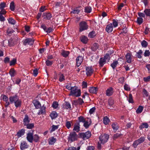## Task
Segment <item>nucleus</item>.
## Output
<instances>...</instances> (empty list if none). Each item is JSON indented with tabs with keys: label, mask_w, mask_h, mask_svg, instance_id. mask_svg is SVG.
Here are the masks:
<instances>
[{
	"label": "nucleus",
	"mask_w": 150,
	"mask_h": 150,
	"mask_svg": "<svg viewBox=\"0 0 150 150\" xmlns=\"http://www.w3.org/2000/svg\"><path fill=\"white\" fill-rule=\"evenodd\" d=\"M81 92L79 89H78L76 86H74L70 91L69 96H73L79 97L81 96Z\"/></svg>",
	"instance_id": "f257e3e1"
},
{
	"label": "nucleus",
	"mask_w": 150,
	"mask_h": 150,
	"mask_svg": "<svg viewBox=\"0 0 150 150\" xmlns=\"http://www.w3.org/2000/svg\"><path fill=\"white\" fill-rule=\"evenodd\" d=\"M109 138V135L107 134H102L99 137V141L100 143L104 144L108 141Z\"/></svg>",
	"instance_id": "f03ea898"
},
{
	"label": "nucleus",
	"mask_w": 150,
	"mask_h": 150,
	"mask_svg": "<svg viewBox=\"0 0 150 150\" xmlns=\"http://www.w3.org/2000/svg\"><path fill=\"white\" fill-rule=\"evenodd\" d=\"M77 135L76 132H73L71 133L68 138L69 141H70L72 142L77 140Z\"/></svg>",
	"instance_id": "7ed1b4c3"
},
{
	"label": "nucleus",
	"mask_w": 150,
	"mask_h": 150,
	"mask_svg": "<svg viewBox=\"0 0 150 150\" xmlns=\"http://www.w3.org/2000/svg\"><path fill=\"white\" fill-rule=\"evenodd\" d=\"M33 130H31L29 131L28 133L27 134V139L28 141L31 143H32L33 141Z\"/></svg>",
	"instance_id": "20e7f679"
},
{
	"label": "nucleus",
	"mask_w": 150,
	"mask_h": 150,
	"mask_svg": "<svg viewBox=\"0 0 150 150\" xmlns=\"http://www.w3.org/2000/svg\"><path fill=\"white\" fill-rule=\"evenodd\" d=\"M133 55L131 52H127L125 56L126 62L129 63H130L132 62Z\"/></svg>",
	"instance_id": "39448f33"
},
{
	"label": "nucleus",
	"mask_w": 150,
	"mask_h": 150,
	"mask_svg": "<svg viewBox=\"0 0 150 150\" xmlns=\"http://www.w3.org/2000/svg\"><path fill=\"white\" fill-rule=\"evenodd\" d=\"M86 74L88 76H91L94 71L91 67H86Z\"/></svg>",
	"instance_id": "423d86ee"
},
{
	"label": "nucleus",
	"mask_w": 150,
	"mask_h": 150,
	"mask_svg": "<svg viewBox=\"0 0 150 150\" xmlns=\"http://www.w3.org/2000/svg\"><path fill=\"white\" fill-rule=\"evenodd\" d=\"M92 121L90 118H85V128L87 129L91 125Z\"/></svg>",
	"instance_id": "0eeeda50"
},
{
	"label": "nucleus",
	"mask_w": 150,
	"mask_h": 150,
	"mask_svg": "<svg viewBox=\"0 0 150 150\" xmlns=\"http://www.w3.org/2000/svg\"><path fill=\"white\" fill-rule=\"evenodd\" d=\"M34 40L31 38H27L25 39L23 42V44L26 45L27 44L32 45L34 43Z\"/></svg>",
	"instance_id": "6e6552de"
},
{
	"label": "nucleus",
	"mask_w": 150,
	"mask_h": 150,
	"mask_svg": "<svg viewBox=\"0 0 150 150\" xmlns=\"http://www.w3.org/2000/svg\"><path fill=\"white\" fill-rule=\"evenodd\" d=\"M114 92L113 89L112 88L110 87L108 88L106 91V95L108 96H112Z\"/></svg>",
	"instance_id": "1a4fd4ad"
},
{
	"label": "nucleus",
	"mask_w": 150,
	"mask_h": 150,
	"mask_svg": "<svg viewBox=\"0 0 150 150\" xmlns=\"http://www.w3.org/2000/svg\"><path fill=\"white\" fill-rule=\"evenodd\" d=\"M111 127L114 132H116L119 128L118 125L116 122L112 123L111 125Z\"/></svg>",
	"instance_id": "9d476101"
},
{
	"label": "nucleus",
	"mask_w": 150,
	"mask_h": 150,
	"mask_svg": "<svg viewBox=\"0 0 150 150\" xmlns=\"http://www.w3.org/2000/svg\"><path fill=\"white\" fill-rule=\"evenodd\" d=\"M42 16L44 19L49 20L52 17V15L50 13L45 12L43 13Z\"/></svg>",
	"instance_id": "9b49d317"
},
{
	"label": "nucleus",
	"mask_w": 150,
	"mask_h": 150,
	"mask_svg": "<svg viewBox=\"0 0 150 150\" xmlns=\"http://www.w3.org/2000/svg\"><path fill=\"white\" fill-rule=\"evenodd\" d=\"M113 30L112 24L111 23L108 25L105 28V31L108 33L112 32Z\"/></svg>",
	"instance_id": "f8f14e48"
},
{
	"label": "nucleus",
	"mask_w": 150,
	"mask_h": 150,
	"mask_svg": "<svg viewBox=\"0 0 150 150\" xmlns=\"http://www.w3.org/2000/svg\"><path fill=\"white\" fill-rule=\"evenodd\" d=\"M83 57L82 56H79L76 59V61L77 66L78 67L81 64L82 62Z\"/></svg>",
	"instance_id": "ddd939ff"
},
{
	"label": "nucleus",
	"mask_w": 150,
	"mask_h": 150,
	"mask_svg": "<svg viewBox=\"0 0 150 150\" xmlns=\"http://www.w3.org/2000/svg\"><path fill=\"white\" fill-rule=\"evenodd\" d=\"M28 145L27 143L25 141H23L21 142L20 145V149L21 150H23L27 149Z\"/></svg>",
	"instance_id": "4468645a"
},
{
	"label": "nucleus",
	"mask_w": 150,
	"mask_h": 150,
	"mask_svg": "<svg viewBox=\"0 0 150 150\" xmlns=\"http://www.w3.org/2000/svg\"><path fill=\"white\" fill-rule=\"evenodd\" d=\"M33 103L37 109H39L41 107L40 103L37 100H33Z\"/></svg>",
	"instance_id": "2eb2a0df"
},
{
	"label": "nucleus",
	"mask_w": 150,
	"mask_h": 150,
	"mask_svg": "<svg viewBox=\"0 0 150 150\" xmlns=\"http://www.w3.org/2000/svg\"><path fill=\"white\" fill-rule=\"evenodd\" d=\"M9 99L11 103H12L14 102L15 103L16 101L18 100L19 98L17 96L15 95L10 97Z\"/></svg>",
	"instance_id": "dca6fc26"
},
{
	"label": "nucleus",
	"mask_w": 150,
	"mask_h": 150,
	"mask_svg": "<svg viewBox=\"0 0 150 150\" xmlns=\"http://www.w3.org/2000/svg\"><path fill=\"white\" fill-rule=\"evenodd\" d=\"M16 39L11 38L8 41V45L10 47L13 46L16 44Z\"/></svg>",
	"instance_id": "f3484780"
},
{
	"label": "nucleus",
	"mask_w": 150,
	"mask_h": 150,
	"mask_svg": "<svg viewBox=\"0 0 150 150\" xmlns=\"http://www.w3.org/2000/svg\"><path fill=\"white\" fill-rule=\"evenodd\" d=\"M106 61L103 57H101L98 61L99 66L102 67L104 64L105 63Z\"/></svg>",
	"instance_id": "a211bd4d"
},
{
	"label": "nucleus",
	"mask_w": 150,
	"mask_h": 150,
	"mask_svg": "<svg viewBox=\"0 0 150 150\" xmlns=\"http://www.w3.org/2000/svg\"><path fill=\"white\" fill-rule=\"evenodd\" d=\"M56 141V139L52 137L48 139L49 144L50 145L53 144Z\"/></svg>",
	"instance_id": "6ab92c4d"
},
{
	"label": "nucleus",
	"mask_w": 150,
	"mask_h": 150,
	"mask_svg": "<svg viewBox=\"0 0 150 150\" xmlns=\"http://www.w3.org/2000/svg\"><path fill=\"white\" fill-rule=\"evenodd\" d=\"M79 126L80 125L79 122H76V123L74 125L73 130L76 131L77 132H79Z\"/></svg>",
	"instance_id": "aec40b11"
},
{
	"label": "nucleus",
	"mask_w": 150,
	"mask_h": 150,
	"mask_svg": "<svg viewBox=\"0 0 150 150\" xmlns=\"http://www.w3.org/2000/svg\"><path fill=\"white\" fill-rule=\"evenodd\" d=\"M25 129H23L19 130L17 134V135L18 137H21V136L23 135L25 133Z\"/></svg>",
	"instance_id": "412c9836"
},
{
	"label": "nucleus",
	"mask_w": 150,
	"mask_h": 150,
	"mask_svg": "<svg viewBox=\"0 0 150 150\" xmlns=\"http://www.w3.org/2000/svg\"><path fill=\"white\" fill-rule=\"evenodd\" d=\"M149 127L147 123L144 122L142 123L139 126V128L140 129H142L144 128H147Z\"/></svg>",
	"instance_id": "4be33fe9"
},
{
	"label": "nucleus",
	"mask_w": 150,
	"mask_h": 150,
	"mask_svg": "<svg viewBox=\"0 0 150 150\" xmlns=\"http://www.w3.org/2000/svg\"><path fill=\"white\" fill-rule=\"evenodd\" d=\"M98 89L96 87H91L89 89V92L91 93H96Z\"/></svg>",
	"instance_id": "5701e85b"
},
{
	"label": "nucleus",
	"mask_w": 150,
	"mask_h": 150,
	"mask_svg": "<svg viewBox=\"0 0 150 150\" xmlns=\"http://www.w3.org/2000/svg\"><path fill=\"white\" fill-rule=\"evenodd\" d=\"M79 31L82 32L84 30V22L82 21L79 24Z\"/></svg>",
	"instance_id": "b1692460"
},
{
	"label": "nucleus",
	"mask_w": 150,
	"mask_h": 150,
	"mask_svg": "<svg viewBox=\"0 0 150 150\" xmlns=\"http://www.w3.org/2000/svg\"><path fill=\"white\" fill-rule=\"evenodd\" d=\"M63 107L67 109H70L71 108V105L68 102H66L63 105Z\"/></svg>",
	"instance_id": "393cba45"
},
{
	"label": "nucleus",
	"mask_w": 150,
	"mask_h": 150,
	"mask_svg": "<svg viewBox=\"0 0 150 150\" xmlns=\"http://www.w3.org/2000/svg\"><path fill=\"white\" fill-rule=\"evenodd\" d=\"M144 12L146 16L150 17V8H145Z\"/></svg>",
	"instance_id": "a878e982"
},
{
	"label": "nucleus",
	"mask_w": 150,
	"mask_h": 150,
	"mask_svg": "<svg viewBox=\"0 0 150 150\" xmlns=\"http://www.w3.org/2000/svg\"><path fill=\"white\" fill-rule=\"evenodd\" d=\"M118 62L117 61L115 60L113 61V63L111 64L110 66L113 70L117 67Z\"/></svg>",
	"instance_id": "bb28decb"
},
{
	"label": "nucleus",
	"mask_w": 150,
	"mask_h": 150,
	"mask_svg": "<svg viewBox=\"0 0 150 150\" xmlns=\"http://www.w3.org/2000/svg\"><path fill=\"white\" fill-rule=\"evenodd\" d=\"M110 121V119L107 116H105L104 117L103 119V122L105 125H107L108 124Z\"/></svg>",
	"instance_id": "cd10ccee"
},
{
	"label": "nucleus",
	"mask_w": 150,
	"mask_h": 150,
	"mask_svg": "<svg viewBox=\"0 0 150 150\" xmlns=\"http://www.w3.org/2000/svg\"><path fill=\"white\" fill-rule=\"evenodd\" d=\"M23 122L24 125H25L29 122L30 120H29V117L28 115H25V118L23 120Z\"/></svg>",
	"instance_id": "c85d7f7f"
},
{
	"label": "nucleus",
	"mask_w": 150,
	"mask_h": 150,
	"mask_svg": "<svg viewBox=\"0 0 150 150\" xmlns=\"http://www.w3.org/2000/svg\"><path fill=\"white\" fill-rule=\"evenodd\" d=\"M50 115L51 119H53L57 117L58 115L56 112L53 111L50 114Z\"/></svg>",
	"instance_id": "c756f323"
},
{
	"label": "nucleus",
	"mask_w": 150,
	"mask_h": 150,
	"mask_svg": "<svg viewBox=\"0 0 150 150\" xmlns=\"http://www.w3.org/2000/svg\"><path fill=\"white\" fill-rule=\"evenodd\" d=\"M92 11L91 7L90 6L85 7V13H90Z\"/></svg>",
	"instance_id": "7c9ffc66"
},
{
	"label": "nucleus",
	"mask_w": 150,
	"mask_h": 150,
	"mask_svg": "<svg viewBox=\"0 0 150 150\" xmlns=\"http://www.w3.org/2000/svg\"><path fill=\"white\" fill-rule=\"evenodd\" d=\"M142 51L141 50H140L139 51L136 52V56L138 58L141 59L142 57Z\"/></svg>",
	"instance_id": "2f4dec72"
},
{
	"label": "nucleus",
	"mask_w": 150,
	"mask_h": 150,
	"mask_svg": "<svg viewBox=\"0 0 150 150\" xmlns=\"http://www.w3.org/2000/svg\"><path fill=\"white\" fill-rule=\"evenodd\" d=\"M96 32L94 31H92L89 33L88 36L90 38H93L96 36Z\"/></svg>",
	"instance_id": "473e14b6"
},
{
	"label": "nucleus",
	"mask_w": 150,
	"mask_h": 150,
	"mask_svg": "<svg viewBox=\"0 0 150 150\" xmlns=\"http://www.w3.org/2000/svg\"><path fill=\"white\" fill-rule=\"evenodd\" d=\"M143 109L144 107L143 106L139 105L136 110V113L137 114L140 113L142 112Z\"/></svg>",
	"instance_id": "72a5a7b5"
},
{
	"label": "nucleus",
	"mask_w": 150,
	"mask_h": 150,
	"mask_svg": "<svg viewBox=\"0 0 150 150\" xmlns=\"http://www.w3.org/2000/svg\"><path fill=\"white\" fill-rule=\"evenodd\" d=\"M45 107L43 106L41 108L40 110L39 111V112L38 113V114L39 115H40L44 112H45Z\"/></svg>",
	"instance_id": "f704fd0d"
},
{
	"label": "nucleus",
	"mask_w": 150,
	"mask_h": 150,
	"mask_svg": "<svg viewBox=\"0 0 150 150\" xmlns=\"http://www.w3.org/2000/svg\"><path fill=\"white\" fill-rule=\"evenodd\" d=\"M123 136V134L121 133H116L114 134L113 136V139L115 140Z\"/></svg>",
	"instance_id": "c9c22d12"
},
{
	"label": "nucleus",
	"mask_w": 150,
	"mask_h": 150,
	"mask_svg": "<svg viewBox=\"0 0 150 150\" xmlns=\"http://www.w3.org/2000/svg\"><path fill=\"white\" fill-rule=\"evenodd\" d=\"M141 44L143 47L146 48L148 45V43L146 41L144 40L141 42Z\"/></svg>",
	"instance_id": "e433bc0d"
},
{
	"label": "nucleus",
	"mask_w": 150,
	"mask_h": 150,
	"mask_svg": "<svg viewBox=\"0 0 150 150\" xmlns=\"http://www.w3.org/2000/svg\"><path fill=\"white\" fill-rule=\"evenodd\" d=\"M58 75L59 76V81L62 82L65 80V77L63 74L59 73V74Z\"/></svg>",
	"instance_id": "4c0bfd02"
},
{
	"label": "nucleus",
	"mask_w": 150,
	"mask_h": 150,
	"mask_svg": "<svg viewBox=\"0 0 150 150\" xmlns=\"http://www.w3.org/2000/svg\"><path fill=\"white\" fill-rule=\"evenodd\" d=\"M40 137L38 135L36 134L33 136V141L35 142H37L39 141Z\"/></svg>",
	"instance_id": "58836bf2"
},
{
	"label": "nucleus",
	"mask_w": 150,
	"mask_h": 150,
	"mask_svg": "<svg viewBox=\"0 0 150 150\" xmlns=\"http://www.w3.org/2000/svg\"><path fill=\"white\" fill-rule=\"evenodd\" d=\"M91 132L88 131L85 132V138L88 139L91 137Z\"/></svg>",
	"instance_id": "ea45409f"
},
{
	"label": "nucleus",
	"mask_w": 150,
	"mask_h": 150,
	"mask_svg": "<svg viewBox=\"0 0 150 150\" xmlns=\"http://www.w3.org/2000/svg\"><path fill=\"white\" fill-rule=\"evenodd\" d=\"M10 8L12 11H14L15 9V6L13 1H12L10 3Z\"/></svg>",
	"instance_id": "a19ab883"
},
{
	"label": "nucleus",
	"mask_w": 150,
	"mask_h": 150,
	"mask_svg": "<svg viewBox=\"0 0 150 150\" xmlns=\"http://www.w3.org/2000/svg\"><path fill=\"white\" fill-rule=\"evenodd\" d=\"M8 21V23L14 25L16 23V21L12 18H9Z\"/></svg>",
	"instance_id": "79ce46f5"
},
{
	"label": "nucleus",
	"mask_w": 150,
	"mask_h": 150,
	"mask_svg": "<svg viewBox=\"0 0 150 150\" xmlns=\"http://www.w3.org/2000/svg\"><path fill=\"white\" fill-rule=\"evenodd\" d=\"M108 104L109 106H110V107L111 108V106L114 104V100L112 98L109 99L108 100Z\"/></svg>",
	"instance_id": "37998d69"
},
{
	"label": "nucleus",
	"mask_w": 150,
	"mask_h": 150,
	"mask_svg": "<svg viewBox=\"0 0 150 150\" xmlns=\"http://www.w3.org/2000/svg\"><path fill=\"white\" fill-rule=\"evenodd\" d=\"M25 126H26L27 128L28 129H32L34 127V125L33 123L29 124L28 123Z\"/></svg>",
	"instance_id": "c03bdc74"
},
{
	"label": "nucleus",
	"mask_w": 150,
	"mask_h": 150,
	"mask_svg": "<svg viewBox=\"0 0 150 150\" xmlns=\"http://www.w3.org/2000/svg\"><path fill=\"white\" fill-rule=\"evenodd\" d=\"M91 25L90 21H85V30L88 29L89 25Z\"/></svg>",
	"instance_id": "a18cd8bd"
},
{
	"label": "nucleus",
	"mask_w": 150,
	"mask_h": 150,
	"mask_svg": "<svg viewBox=\"0 0 150 150\" xmlns=\"http://www.w3.org/2000/svg\"><path fill=\"white\" fill-rule=\"evenodd\" d=\"M59 125H53L52 126V129L50 130V132H52L53 131H54L56 129H57L59 127Z\"/></svg>",
	"instance_id": "49530a36"
},
{
	"label": "nucleus",
	"mask_w": 150,
	"mask_h": 150,
	"mask_svg": "<svg viewBox=\"0 0 150 150\" xmlns=\"http://www.w3.org/2000/svg\"><path fill=\"white\" fill-rule=\"evenodd\" d=\"M136 140L140 144L144 142L145 140V138L144 137H142Z\"/></svg>",
	"instance_id": "de8ad7c7"
},
{
	"label": "nucleus",
	"mask_w": 150,
	"mask_h": 150,
	"mask_svg": "<svg viewBox=\"0 0 150 150\" xmlns=\"http://www.w3.org/2000/svg\"><path fill=\"white\" fill-rule=\"evenodd\" d=\"M140 144L137 141V140L134 141L132 144V146L134 147V148H136L138 145Z\"/></svg>",
	"instance_id": "09e8293b"
},
{
	"label": "nucleus",
	"mask_w": 150,
	"mask_h": 150,
	"mask_svg": "<svg viewBox=\"0 0 150 150\" xmlns=\"http://www.w3.org/2000/svg\"><path fill=\"white\" fill-rule=\"evenodd\" d=\"M15 105L16 107H20L21 105V101L19 99L18 100L16 101L15 103Z\"/></svg>",
	"instance_id": "8fccbe9b"
},
{
	"label": "nucleus",
	"mask_w": 150,
	"mask_h": 150,
	"mask_svg": "<svg viewBox=\"0 0 150 150\" xmlns=\"http://www.w3.org/2000/svg\"><path fill=\"white\" fill-rule=\"evenodd\" d=\"M143 22V19L141 17H138L137 18V22L138 24L140 25Z\"/></svg>",
	"instance_id": "3c124183"
},
{
	"label": "nucleus",
	"mask_w": 150,
	"mask_h": 150,
	"mask_svg": "<svg viewBox=\"0 0 150 150\" xmlns=\"http://www.w3.org/2000/svg\"><path fill=\"white\" fill-rule=\"evenodd\" d=\"M128 102L129 103H134L132 95L131 93L129 94V95Z\"/></svg>",
	"instance_id": "603ef678"
},
{
	"label": "nucleus",
	"mask_w": 150,
	"mask_h": 150,
	"mask_svg": "<svg viewBox=\"0 0 150 150\" xmlns=\"http://www.w3.org/2000/svg\"><path fill=\"white\" fill-rule=\"evenodd\" d=\"M14 31L13 30L8 28L7 31V34L9 36H11Z\"/></svg>",
	"instance_id": "864d4df0"
},
{
	"label": "nucleus",
	"mask_w": 150,
	"mask_h": 150,
	"mask_svg": "<svg viewBox=\"0 0 150 150\" xmlns=\"http://www.w3.org/2000/svg\"><path fill=\"white\" fill-rule=\"evenodd\" d=\"M69 54V52L68 51H63L62 53V55L64 57H67Z\"/></svg>",
	"instance_id": "5fc2aeb1"
},
{
	"label": "nucleus",
	"mask_w": 150,
	"mask_h": 150,
	"mask_svg": "<svg viewBox=\"0 0 150 150\" xmlns=\"http://www.w3.org/2000/svg\"><path fill=\"white\" fill-rule=\"evenodd\" d=\"M15 71L13 69H11L10 71L9 74L11 77H13L15 74Z\"/></svg>",
	"instance_id": "6e6d98bb"
},
{
	"label": "nucleus",
	"mask_w": 150,
	"mask_h": 150,
	"mask_svg": "<svg viewBox=\"0 0 150 150\" xmlns=\"http://www.w3.org/2000/svg\"><path fill=\"white\" fill-rule=\"evenodd\" d=\"M145 57H149L150 55V52L149 50H145L144 54Z\"/></svg>",
	"instance_id": "4d7b16f0"
},
{
	"label": "nucleus",
	"mask_w": 150,
	"mask_h": 150,
	"mask_svg": "<svg viewBox=\"0 0 150 150\" xmlns=\"http://www.w3.org/2000/svg\"><path fill=\"white\" fill-rule=\"evenodd\" d=\"M6 4L5 3L1 2L0 4V9L1 10L4 9V8L6 7Z\"/></svg>",
	"instance_id": "13d9d810"
},
{
	"label": "nucleus",
	"mask_w": 150,
	"mask_h": 150,
	"mask_svg": "<svg viewBox=\"0 0 150 150\" xmlns=\"http://www.w3.org/2000/svg\"><path fill=\"white\" fill-rule=\"evenodd\" d=\"M96 108L95 107H93L90 109L89 111V113L90 115L93 114L95 112Z\"/></svg>",
	"instance_id": "bf43d9fd"
},
{
	"label": "nucleus",
	"mask_w": 150,
	"mask_h": 150,
	"mask_svg": "<svg viewBox=\"0 0 150 150\" xmlns=\"http://www.w3.org/2000/svg\"><path fill=\"white\" fill-rule=\"evenodd\" d=\"M112 24L114 28H115L118 26V23L117 21L115 19H113L112 20Z\"/></svg>",
	"instance_id": "052dcab7"
},
{
	"label": "nucleus",
	"mask_w": 150,
	"mask_h": 150,
	"mask_svg": "<svg viewBox=\"0 0 150 150\" xmlns=\"http://www.w3.org/2000/svg\"><path fill=\"white\" fill-rule=\"evenodd\" d=\"M58 103L56 101L54 102L52 105V107L54 108H56L58 107Z\"/></svg>",
	"instance_id": "680f3d73"
},
{
	"label": "nucleus",
	"mask_w": 150,
	"mask_h": 150,
	"mask_svg": "<svg viewBox=\"0 0 150 150\" xmlns=\"http://www.w3.org/2000/svg\"><path fill=\"white\" fill-rule=\"evenodd\" d=\"M79 122H82L83 123V125L84 126V118L82 116H81L79 117Z\"/></svg>",
	"instance_id": "e2e57ef3"
},
{
	"label": "nucleus",
	"mask_w": 150,
	"mask_h": 150,
	"mask_svg": "<svg viewBox=\"0 0 150 150\" xmlns=\"http://www.w3.org/2000/svg\"><path fill=\"white\" fill-rule=\"evenodd\" d=\"M16 62V59H13L10 62V66L13 65L15 64Z\"/></svg>",
	"instance_id": "0e129e2a"
},
{
	"label": "nucleus",
	"mask_w": 150,
	"mask_h": 150,
	"mask_svg": "<svg viewBox=\"0 0 150 150\" xmlns=\"http://www.w3.org/2000/svg\"><path fill=\"white\" fill-rule=\"evenodd\" d=\"M124 88L125 90L129 91L130 89L129 86L126 83H125L124 86Z\"/></svg>",
	"instance_id": "69168bd1"
},
{
	"label": "nucleus",
	"mask_w": 150,
	"mask_h": 150,
	"mask_svg": "<svg viewBox=\"0 0 150 150\" xmlns=\"http://www.w3.org/2000/svg\"><path fill=\"white\" fill-rule=\"evenodd\" d=\"M143 80L145 82H148L150 81V75L146 77L143 78Z\"/></svg>",
	"instance_id": "338daca9"
},
{
	"label": "nucleus",
	"mask_w": 150,
	"mask_h": 150,
	"mask_svg": "<svg viewBox=\"0 0 150 150\" xmlns=\"http://www.w3.org/2000/svg\"><path fill=\"white\" fill-rule=\"evenodd\" d=\"M65 126L67 128L69 129L71 126V124L70 122V121H67Z\"/></svg>",
	"instance_id": "774afa93"
}]
</instances>
